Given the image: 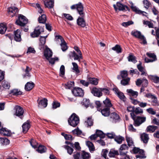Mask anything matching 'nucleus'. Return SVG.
I'll use <instances>...</instances> for the list:
<instances>
[{
    "instance_id": "0e129e2a",
    "label": "nucleus",
    "mask_w": 159,
    "mask_h": 159,
    "mask_svg": "<svg viewBox=\"0 0 159 159\" xmlns=\"http://www.w3.org/2000/svg\"><path fill=\"white\" fill-rule=\"evenodd\" d=\"M120 75L122 79L126 78L128 76L127 72L125 70L122 71L120 72Z\"/></svg>"
},
{
    "instance_id": "bf43d9fd",
    "label": "nucleus",
    "mask_w": 159,
    "mask_h": 159,
    "mask_svg": "<svg viewBox=\"0 0 159 159\" xmlns=\"http://www.w3.org/2000/svg\"><path fill=\"white\" fill-rule=\"evenodd\" d=\"M47 36L48 35H46L44 37L41 36L39 39L40 42V45L43 46L45 44V43L46 39Z\"/></svg>"
},
{
    "instance_id": "39448f33",
    "label": "nucleus",
    "mask_w": 159,
    "mask_h": 159,
    "mask_svg": "<svg viewBox=\"0 0 159 159\" xmlns=\"http://www.w3.org/2000/svg\"><path fill=\"white\" fill-rule=\"evenodd\" d=\"M84 7L82 3L80 2V26L84 27L86 25L85 20L84 19Z\"/></svg>"
},
{
    "instance_id": "0eeeda50",
    "label": "nucleus",
    "mask_w": 159,
    "mask_h": 159,
    "mask_svg": "<svg viewBox=\"0 0 159 159\" xmlns=\"http://www.w3.org/2000/svg\"><path fill=\"white\" fill-rule=\"evenodd\" d=\"M120 119V116L116 113L113 112L110 114L109 120L111 122L116 123L119 121Z\"/></svg>"
},
{
    "instance_id": "412c9836",
    "label": "nucleus",
    "mask_w": 159,
    "mask_h": 159,
    "mask_svg": "<svg viewBox=\"0 0 159 159\" xmlns=\"http://www.w3.org/2000/svg\"><path fill=\"white\" fill-rule=\"evenodd\" d=\"M85 125L87 127L92 126L93 124V120L91 116L87 118V120L85 121Z\"/></svg>"
},
{
    "instance_id": "c85d7f7f",
    "label": "nucleus",
    "mask_w": 159,
    "mask_h": 159,
    "mask_svg": "<svg viewBox=\"0 0 159 159\" xmlns=\"http://www.w3.org/2000/svg\"><path fill=\"white\" fill-rule=\"evenodd\" d=\"M86 145L89 148L90 152H93L95 150V147L93 143L89 141H87L86 142Z\"/></svg>"
},
{
    "instance_id": "f03ea898",
    "label": "nucleus",
    "mask_w": 159,
    "mask_h": 159,
    "mask_svg": "<svg viewBox=\"0 0 159 159\" xmlns=\"http://www.w3.org/2000/svg\"><path fill=\"white\" fill-rule=\"evenodd\" d=\"M69 124L71 126L75 127L79 123V117L75 113H73L68 120Z\"/></svg>"
},
{
    "instance_id": "338daca9",
    "label": "nucleus",
    "mask_w": 159,
    "mask_h": 159,
    "mask_svg": "<svg viewBox=\"0 0 159 159\" xmlns=\"http://www.w3.org/2000/svg\"><path fill=\"white\" fill-rule=\"evenodd\" d=\"M146 111L149 114L152 115H154L156 114V111L152 108H149L147 109Z\"/></svg>"
},
{
    "instance_id": "ddd939ff",
    "label": "nucleus",
    "mask_w": 159,
    "mask_h": 159,
    "mask_svg": "<svg viewBox=\"0 0 159 159\" xmlns=\"http://www.w3.org/2000/svg\"><path fill=\"white\" fill-rule=\"evenodd\" d=\"M8 13L10 16L13 17L18 12V9L16 7H10L8 8Z\"/></svg>"
},
{
    "instance_id": "f704fd0d",
    "label": "nucleus",
    "mask_w": 159,
    "mask_h": 159,
    "mask_svg": "<svg viewBox=\"0 0 159 159\" xmlns=\"http://www.w3.org/2000/svg\"><path fill=\"white\" fill-rule=\"evenodd\" d=\"M46 147L43 145H39L38 147V148L37 149V151L39 153H42L45 152L46 151Z\"/></svg>"
},
{
    "instance_id": "69168bd1",
    "label": "nucleus",
    "mask_w": 159,
    "mask_h": 159,
    "mask_svg": "<svg viewBox=\"0 0 159 159\" xmlns=\"http://www.w3.org/2000/svg\"><path fill=\"white\" fill-rule=\"evenodd\" d=\"M61 134L64 136L66 140H72L73 139L72 136L70 135L65 134L63 133H61Z\"/></svg>"
},
{
    "instance_id": "2f4dec72",
    "label": "nucleus",
    "mask_w": 159,
    "mask_h": 159,
    "mask_svg": "<svg viewBox=\"0 0 159 159\" xmlns=\"http://www.w3.org/2000/svg\"><path fill=\"white\" fill-rule=\"evenodd\" d=\"M30 125L29 123H25L22 126L23 132L25 133L28 131L30 128Z\"/></svg>"
},
{
    "instance_id": "58836bf2",
    "label": "nucleus",
    "mask_w": 159,
    "mask_h": 159,
    "mask_svg": "<svg viewBox=\"0 0 159 159\" xmlns=\"http://www.w3.org/2000/svg\"><path fill=\"white\" fill-rule=\"evenodd\" d=\"M126 140L129 147H132L134 146L132 138L128 136H126Z\"/></svg>"
},
{
    "instance_id": "473e14b6",
    "label": "nucleus",
    "mask_w": 159,
    "mask_h": 159,
    "mask_svg": "<svg viewBox=\"0 0 159 159\" xmlns=\"http://www.w3.org/2000/svg\"><path fill=\"white\" fill-rule=\"evenodd\" d=\"M7 29V26L5 24L3 23L0 24V34H4Z\"/></svg>"
},
{
    "instance_id": "a18cd8bd",
    "label": "nucleus",
    "mask_w": 159,
    "mask_h": 159,
    "mask_svg": "<svg viewBox=\"0 0 159 159\" xmlns=\"http://www.w3.org/2000/svg\"><path fill=\"white\" fill-rule=\"evenodd\" d=\"M1 143L3 145H7L9 144L10 141L6 138H0Z\"/></svg>"
},
{
    "instance_id": "052dcab7",
    "label": "nucleus",
    "mask_w": 159,
    "mask_h": 159,
    "mask_svg": "<svg viewBox=\"0 0 159 159\" xmlns=\"http://www.w3.org/2000/svg\"><path fill=\"white\" fill-rule=\"evenodd\" d=\"M144 7L148 9L151 5L150 2L148 0H143V1Z\"/></svg>"
},
{
    "instance_id": "6ab92c4d",
    "label": "nucleus",
    "mask_w": 159,
    "mask_h": 159,
    "mask_svg": "<svg viewBox=\"0 0 159 159\" xmlns=\"http://www.w3.org/2000/svg\"><path fill=\"white\" fill-rule=\"evenodd\" d=\"M127 92L128 93L130 97L136 98L138 95V93L137 91H135L132 89H127Z\"/></svg>"
},
{
    "instance_id": "de8ad7c7",
    "label": "nucleus",
    "mask_w": 159,
    "mask_h": 159,
    "mask_svg": "<svg viewBox=\"0 0 159 159\" xmlns=\"http://www.w3.org/2000/svg\"><path fill=\"white\" fill-rule=\"evenodd\" d=\"M74 85L73 81H69L65 84V88L66 89H70L73 87Z\"/></svg>"
},
{
    "instance_id": "603ef678",
    "label": "nucleus",
    "mask_w": 159,
    "mask_h": 159,
    "mask_svg": "<svg viewBox=\"0 0 159 159\" xmlns=\"http://www.w3.org/2000/svg\"><path fill=\"white\" fill-rule=\"evenodd\" d=\"M72 64L73 66L72 70H73V71L75 72L76 73H79V70L78 68V66L77 64L75 62H72Z\"/></svg>"
},
{
    "instance_id": "9b49d317",
    "label": "nucleus",
    "mask_w": 159,
    "mask_h": 159,
    "mask_svg": "<svg viewBox=\"0 0 159 159\" xmlns=\"http://www.w3.org/2000/svg\"><path fill=\"white\" fill-rule=\"evenodd\" d=\"M92 93L95 96L98 97H100L102 95L101 92V88L98 89L96 87L93 88L91 89Z\"/></svg>"
},
{
    "instance_id": "f3484780",
    "label": "nucleus",
    "mask_w": 159,
    "mask_h": 159,
    "mask_svg": "<svg viewBox=\"0 0 159 159\" xmlns=\"http://www.w3.org/2000/svg\"><path fill=\"white\" fill-rule=\"evenodd\" d=\"M38 106L41 108L46 107L48 104V100L47 99L44 98L40 100L38 103Z\"/></svg>"
},
{
    "instance_id": "e2e57ef3",
    "label": "nucleus",
    "mask_w": 159,
    "mask_h": 159,
    "mask_svg": "<svg viewBox=\"0 0 159 159\" xmlns=\"http://www.w3.org/2000/svg\"><path fill=\"white\" fill-rule=\"evenodd\" d=\"M108 152V151L107 149H104L102 150L101 152V154L102 156L105 159H108L107 157V154Z\"/></svg>"
},
{
    "instance_id": "2eb2a0df",
    "label": "nucleus",
    "mask_w": 159,
    "mask_h": 159,
    "mask_svg": "<svg viewBox=\"0 0 159 159\" xmlns=\"http://www.w3.org/2000/svg\"><path fill=\"white\" fill-rule=\"evenodd\" d=\"M52 55V53L50 49L47 47H46L44 52V56L48 60L51 57Z\"/></svg>"
},
{
    "instance_id": "8fccbe9b",
    "label": "nucleus",
    "mask_w": 159,
    "mask_h": 159,
    "mask_svg": "<svg viewBox=\"0 0 159 159\" xmlns=\"http://www.w3.org/2000/svg\"><path fill=\"white\" fill-rule=\"evenodd\" d=\"M124 139V138L120 136H117L115 138V140L119 144H121Z\"/></svg>"
},
{
    "instance_id": "774afa93",
    "label": "nucleus",
    "mask_w": 159,
    "mask_h": 159,
    "mask_svg": "<svg viewBox=\"0 0 159 159\" xmlns=\"http://www.w3.org/2000/svg\"><path fill=\"white\" fill-rule=\"evenodd\" d=\"M60 75L61 76H63L65 74V67L64 66L62 65L61 66L60 68Z\"/></svg>"
},
{
    "instance_id": "680f3d73",
    "label": "nucleus",
    "mask_w": 159,
    "mask_h": 159,
    "mask_svg": "<svg viewBox=\"0 0 159 159\" xmlns=\"http://www.w3.org/2000/svg\"><path fill=\"white\" fill-rule=\"evenodd\" d=\"M71 9H76L78 12L80 14V3H78L77 4H74L72 5L71 7Z\"/></svg>"
},
{
    "instance_id": "7ed1b4c3",
    "label": "nucleus",
    "mask_w": 159,
    "mask_h": 159,
    "mask_svg": "<svg viewBox=\"0 0 159 159\" xmlns=\"http://www.w3.org/2000/svg\"><path fill=\"white\" fill-rule=\"evenodd\" d=\"M28 22V20L25 16L20 15L18 16V19L16 21V23L18 25L21 26H24Z\"/></svg>"
},
{
    "instance_id": "4468645a",
    "label": "nucleus",
    "mask_w": 159,
    "mask_h": 159,
    "mask_svg": "<svg viewBox=\"0 0 159 159\" xmlns=\"http://www.w3.org/2000/svg\"><path fill=\"white\" fill-rule=\"evenodd\" d=\"M131 34L134 37L139 39L144 38V36L141 34L140 31L137 30H134L132 31L131 32Z\"/></svg>"
},
{
    "instance_id": "13d9d810",
    "label": "nucleus",
    "mask_w": 159,
    "mask_h": 159,
    "mask_svg": "<svg viewBox=\"0 0 159 159\" xmlns=\"http://www.w3.org/2000/svg\"><path fill=\"white\" fill-rule=\"evenodd\" d=\"M30 143L32 147L34 148H36L38 146V143L33 139H31L30 141Z\"/></svg>"
},
{
    "instance_id": "1a4fd4ad",
    "label": "nucleus",
    "mask_w": 159,
    "mask_h": 159,
    "mask_svg": "<svg viewBox=\"0 0 159 159\" xmlns=\"http://www.w3.org/2000/svg\"><path fill=\"white\" fill-rule=\"evenodd\" d=\"M146 54L148 57L152 59L146 57L145 58V61L146 62H152L157 60L156 56L154 53L147 52Z\"/></svg>"
},
{
    "instance_id": "5701e85b",
    "label": "nucleus",
    "mask_w": 159,
    "mask_h": 159,
    "mask_svg": "<svg viewBox=\"0 0 159 159\" xmlns=\"http://www.w3.org/2000/svg\"><path fill=\"white\" fill-rule=\"evenodd\" d=\"M80 103L83 107L87 108L90 104V101L89 99L84 98L81 102Z\"/></svg>"
},
{
    "instance_id": "b1692460",
    "label": "nucleus",
    "mask_w": 159,
    "mask_h": 159,
    "mask_svg": "<svg viewBox=\"0 0 159 159\" xmlns=\"http://www.w3.org/2000/svg\"><path fill=\"white\" fill-rule=\"evenodd\" d=\"M139 63L137 65V67L139 70L141 72V75H146L147 73L144 68L142 66V63L139 61Z\"/></svg>"
},
{
    "instance_id": "09e8293b",
    "label": "nucleus",
    "mask_w": 159,
    "mask_h": 159,
    "mask_svg": "<svg viewBox=\"0 0 159 159\" xmlns=\"http://www.w3.org/2000/svg\"><path fill=\"white\" fill-rule=\"evenodd\" d=\"M82 157L83 159H89L90 154L89 153L83 151L82 154Z\"/></svg>"
},
{
    "instance_id": "864d4df0",
    "label": "nucleus",
    "mask_w": 159,
    "mask_h": 159,
    "mask_svg": "<svg viewBox=\"0 0 159 159\" xmlns=\"http://www.w3.org/2000/svg\"><path fill=\"white\" fill-rule=\"evenodd\" d=\"M131 8L132 10L136 12L137 13L139 14L142 11L139 10L137 7L135 6H134L132 2H131Z\"/></svg>"
},
{
    "instance_id": "20e7f679",
    "label": "nucleus",
    "mask_w": 159,
    "mask_h": 159,
    "mask_svg": "<svg viewBox=\"0 0 159 159\" xmlns=\"http://www.w3.org/2000/svg\"><path fill=\"white\" fill-rule=\"evenodd\" d=\"M113 6L116 11L118 10L123 11H126L129 10V7L127 6L124 5L119 2H117L116 5L114 4Z\"/></svg>"
},
{
    "instance_id": "7c9ffc66",
    "label": "nucleus",
    "mask_w": 159,
    "mask_h": 159,
    "mask_svg": "<svg viewBox=\"0 0 159 159\" xmlns=\"http://www.w3.org/2000/svg\"><path fill=\"white\" fill-rule=\"evenodd\" d=\"M2 86L4 89H9L10 87V83L5 80H3L2 82Z\"/></svg>"
},
{
    "instance_id": "393cba45",
    "label": "nucleus",
    "mask_w": 159,
    "mask_h": 159,
    "mask_svg": "<svg viewBox=\"0 0 159 159\" xmlns=\"http://www.w3.org/2000/svg\"><path fill=\"white\" fill-rule=\"evenodd\" d=\"M34 84L32 82H27L25 85V89L27 91L31 90L34 86Z\"/></svg>"
},
{
    "instance_id": "ea45409f",
    "label": "nucleus",
    "mask_w": 159,
    "mask_h": 159,
    "mask_svg": "<svg viewBox=\"0 0 159 159\" xmlns=\"http://www.w3.org/2000/svg\"><path fill=\"white\" fill-rule=\"evenodd\" d=\"M157 127L156 126L149 125L147 127L146 129L147 132H153L157 129Z\"/></svg>"
},
{
    "instance_id": "cd10ccee",
    "label": "nucleus",
    "mask_w": 159,
    "mask_h": 159,
    "mask_svg": "<svg viewBox=\"0 0 159 159\" xmlns=\"http://www.w3.org/2000/svg\"><path fill=\"white\" fill-rule=\"evenodd\" d=\"M103 103L105 106L109 108L113 106L110 99L107 98L106 99L103 101Z\"/></svg>"
},
{
    "instance_id": "3c124183",
    "label": "nucleus",
    "mask_w": 159,
    "mask_h": 159,
    "mask_svg": "<svg viewBox=\"0 0 159 159\" xmlns=\"http://www.w3.org/2000/svg\"><path fill=\"white\" fill-rule=\"evenodd\" d=\"M37 10L38 11V12L41 14H43L44 13V11L43 10V9L41 8V6L38 3H36L35 5V6H34Z\"/></svg>"
},
{
    "instance_id": "37998d69",
    "label": "nucleus",
    "mask_w": 159,
    "mask_h": 159,
    "mask_svg": "<svg viewBox=\"0 0 159 159\" xmlns=\"http://www.w3.org/2000/svg\"><path fill=\"white\" fill-rule=\"evenodd\" d=\"M72 93L75 96H80V89L79 88L75 87L72 91Z\"/></svg>"
},
{
    "instance_id": "f8f14e48",
    "label": "nucleus",
    "mask_w": 159,
    "mask_h": 159,
    "mask_svg": "<svg viewBox=\"0 0 159 159\" xmlns=\"http://www.w3.org/2000/svg\"><path fill=\"white\" fill-rule=\"evenodd\" d=\"M54 0H43L45 6L49 9L53 8Z\"/></svg>"
},
{
    "instance_id": "9d476101",
    "label": "nucleus",
    "mask_w": 159,
    "mask_h": 159,
    "mask_svg": "<svg viewBox=\"0 0 159 159\" xmlns=\"http://www.w3.org/2000/svg\"><path fill=\"white\" fill-rule=\"evenodd\" d=\"M128 147L126 144H122L119 150L120 155H125L128 152Z\"/></svg>"
},
{
    "instance_id": "72a5a7b5",
    "label": "nucleus",
    "mask_w": 159,
    "mask_h": 159,
    "mask_svg": "<svg viewBox=\"0 0 159 159\" xmlns=\"http://www.w3.org/2000/svg\"><path fill=\"white\" fill-rule=\"evenodd\" d=\"M95 134L97 137H99L100 139H103L105 137V135L103 132L99 130H97Z\"/></svg>"
},
{
    "instance_id": "6e6d98bb",
    "label": "nucleus",
    "mask_w": 159,
    "mask_h": 159,
    "mask_svg": "<svg viewBox=\"0 0 159 159\" xmlns=\"http://www.w3.org/2000/svg\"><path fill=\"white\" fill-rule=\"evenodd\" d=\"M11 93L14 95H18L22 94V92L17 89H14L11 91Z\"/></svg>"
},
{
    "instance_id": "f257e3e1",
    "label": "nucleus",
    "mask_w": 159,
    "mask_h": 159,
    "mask_svg": "<svg viewBox=\"0 0 159 159\" xmlns=\"http://www.w3.org/2000/svg\"><path fill=\"white\" fill-rule=\"evenodd\" d=\"M130 114L132 118L134 120L133 125L135 126H139L146 121L145 117L136 116L133 112H131Z\"/></svg>"
},
{
    "instance_id": "4c0bfd02",
    "label": "nucleus",
    "mask_w": 159,
    "mask_h": 159,
    "mask_svg": "<svg viewBox=\"0 0 159 159\" xmlns=\"http://www.w3.org/2000/svg\"><path fill=\"white\" fill-rule=\"evenodd\" d=\"M46 20V17L45 14H43L38 19V20L40 23H44Z\"/></svg>"
},
{
    "instance_id": "a211bd4d",
    "label": "nucleus",
    "mask_w": 159,
    "mask_h": 159,
    "mask_svg": "<svg viewBox=\"0 0 159 159\" xmlns=\"http://www.w3.org/2000/svg\"><path fill=\"white\" fill-rule=\"evenodd\" d=\"M140 138L142 141L145 143H147L149 139L148 135L146 133H143L141 134Z\"/></svg>"
},
{
    "instance_id": "5fc2aeb1",
    "label": "nucleus",
    "mask_w": 159,
    "mask_h": 159,
    "mask_svg": "<svg viewBox=\"0 0 159 159\" xmlns=\"http://www.w3.org/2000/svg\"><path fill=\"white\" fill-rule=\"evenodd\" d=\"M143 24L147 25L149 28H154L153 24L150 21L144 20L143 21Z\"/></svg>"
},
{
    "instance_id": "dca6fc26",
    "label": "nucleus",
    "mask_w": 159,
    "mask_h": 159,
    "mask_svg": "<svg viewBox=\"0 0 159 159\" xmlns=\"http://www.w3.org/2000/svg\"><path fill=\"white\" fill-rule=\"evenodd\" d=\"M20 30L19 29L16 30L14 32V39L17 42H20L21 40V37L20 35Z\"/></svg>"
},
{
    "instance_id": "aec40b11",
    "label": "nucleus",
    "mask_w": 159,
    "mask_h": 159,
    "mask_svg": "<svg viewBox=\"0 0 159 159\" xmlns=\"http://www.w3.org/2000/svg\"><path fill=\"white\" fill-rule=\"evenodd\" d=\"M0 133L4 135L9 136L11 135L10 130L5 128H2L0 129Z\"/></svg>"
},
{
    "instance_id": "bb28decb",
    "label": "nucleus",
    "mask_w": 159,
    "mask_h": 159,
    "mask_svg": "<svg viewBox=\"0 0 159 159\" xmlns=\"http://www.w3.org/2000/svg\"><path fill=\"white\" fill-rule=\"evenodd\" d=\"M69 55L70 58H73L74 60H78L79 61L80 57L74 51L70 52Z\"/></svg>"
},
{
    "instance_id": "6e6552de",
    "label": "nucleus",
    "mask_w": 159,
    "mask_h": 159,
    "mask_svg": "<svg viewBox=\"0 0 159 159\" xmlns=\"http://www.w3.org/2000/svg\"><path fill=\"white\" fill-rule=\"evenodd\" d=\"M14 109L15 111V114L20 118H22L24 113V110L20 106L16 105Z\"/></svg>"
},
{
    "instance_id": "4be33fe9",
    "label": "nucleus",
    "mask_w": 159,
    "mask_h": 159,
    "mask_svg": "<svg viewBox=\"0 0 159 159\" xmlns=\"http://www.w3.org/2000/svg\"><path fill=\"white\" fill-rule=\"evenodd\" d=\"M102 115L105 116H107L110 115V108L108 107H106L102 109H100Z\"/></svg>"
},
{
    "instance_id": "a19ab883",
    "label": "nucleus",
    "mask_w": 159,
    "mask_h": 159,
    "mask_svg": "<svg viewBox=\"0 0 159 159\" xmlns=\"http://www.w3.org/2000/svg\"><path fill=\"white\" fill-rule=\"evenodd\" d=\"M89 81L90 83L93 84L97 85L98 84V79L95 78H90Z\"/></svg>"
},
{
    "instance_id": "4d7b16f0",
    "label": "nucleus",
    "mask_w": 159,
    "mask_h": 159,
    "mask_svg": "<svg viewBox=\"0 0 159 159\" xmlns=\"http://www.w3.org/2000/svg\"><path fill=\"white\" fill-rule=\"evenodd\" d=\"M151 79L155 83H157L159 82V77L157 76L151 75Z\"/></svg>"
},
{
    "instance_id": "49530a36",
    "label": "nucleus",
    "mask_w": 159,
    "mask_h": 159,
    "mask_svg": "<svg viewBox=\"0 0 159 159\" xmlns=\"http://www.w3.org/2000/svg\"><path fill=\"white\" fill-rule=\"evenodd\" d=\"M63 147L66 149L67 150V153L70 155H71L73 153L74 150L73 148L64 145Z\"/></svg>"
},
{
    "instance_id": "c03bdc74",
    "label": "nucleus",
    "mask_w": 159,
    "mask_h": 159,
    "mask_svg": "<svg viewBox=\"0 0 159 159\" xmlns=\"http://www.w3.org/2000/svg\"><path fill=\"white\" fill-rule=\"evenodd\" d=\"M60 46L61 49L63 51H65L68 49V47L65 41L61 43Z\"/></svg>"
},
{
    "instance_id": "e433bc0d",
    "label": "nucleus",
    "mask_w": 159,
    "mask_h": 159,
    "mask_svg": "<svg viewBox=\"0 0 159 159\" xmlns=\"http://www.w3.org/2000/svg\"><path fill=\"white\" fill-rule=\"evenodd\" d=\"M118 155V151L113 149H111L109 153V156L110 157H114L115 155Z\"/></svg>"
},
{
    "instance_id": "423d86ee",
    "label": "nucleus",
    "mask_w": 159,
    "mask_h": 159,
    "mask_svg": "<svg viewBox=\"0 0 159 159\" xmlns=\"http://www.w3.org/2000/svg\"><path fill=\"white\" fill-rule=\"evenodd\" d=\"M43 31V28L42 27H38L36 28L34 32L31 33L30 35L31 37L35 38L38 37L41 32Z\"/></svg>"
},
{
    "instance_id": "79ce46f5",
    "label": "nucleus",
    "mask_w": 159,
    "mask_h": 159,
    "mask_svg": "<svg viewBox=\"0 0 159 159\" xmlns=\"http://www.w3.org/2000/svg\"><path fill=\"white\" fill-rule=\"evenodd\" d=\"M129 81L130 78L129 77H127L126 78L122 79L120 81V83L123 85H126L129 84Z\"/></svg>"
},
{
    "instance_id": "c9c22d12",
    "label": "nucleus",
    "mask_w": 159,
    "mask_h": 159,
    "mask_svg": "<svg viewBox=\"0 0 159 159\" xmlns=\"http://www.w3.org/2000/svg\"><path fill=\"white\" fill-rule=\"evenodd\" d=\"M112 49L116 51L117 53H120L122 52V48L120 45L116 44L115 46L112 48Z\"/></svg>"
},
{
    "instance_id": "a878e982",
    "label": "nucleus",
    "mask_w": 159,
    "mask_h": 159,
    "mask_svg": "<svg viewBox=\"0 0 159 159\" xmlns=\"http://www.w3.org/2000/svg\"><path fill=\"white\" fill-rule=\"evenodd\" d=\"M127 58L129 62H132L134 63H135L137 62L136 57L132 53H130L129 54Z\"/></svg>"
},
{
    "instance_id": "c756f323",
    "label": "nucleus",
    "mask_w": 159,
    "mask_h": 159,
    "mask_svg": "<svg viewBox=\"0 0 159 159\" xmlns=\"http://www.w3.org/2000/svg\"><path fill=\"white\" fill-rule=\"evenodd\" d=\"M31 69L29 66H27L25 70V73L23 75L24 78H30V75L29 73V72L31 70Z\"/></svg>"
}]
</instances>
